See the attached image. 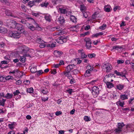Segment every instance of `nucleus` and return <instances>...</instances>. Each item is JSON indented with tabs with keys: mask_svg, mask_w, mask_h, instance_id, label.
I'll return each instance as SVG.
<instances>
[{
	"mask_svg": "<svg viewBox=\"0 0 134 134\" xmlns=\"http://www.w3.org/2000/svg\"><path fill=\"white\" fill-rule=\"evenodd\" d=\"M59 23L60 24H63L64 23L65 20L63 16H60L58 19Z\"/></svg>",
	"mask_w": 134,
	"mask_h": 134,
	"instance_id": "9b49d317",
	"label": "nucleus"
},
{
	"mask_svg": "<svg viewBox=\"0 0 134 134\" xmlns=\"http://www.w3.org/2000/svg\"><path fill=\"white\" fill-rule=\"evenodd\" d=\"M55 30H60V27L59 26H58L55 27H53L52 28V30L54 31Z\"/></svg>",
	"mask_w": 134,
	"mask_h": 134,
	"instance_id": "6e6d98bb",
	"label": "nucleus"
},
{
	"mask_svg": "<svg viewBox=\"0 0 134 134\" xmlns=\"http://www.w3.org/2000/svg\"><path fill=\"white\" fill-rule=\"evenodd\" d=\"M117 125V127L121 130H122V127L125 126L123 122L118 123Z\"/></svg>",
	"mask_w": 134,
	"mask_h": 134,
	"instance_id": "dca6fc26",
	"label": "nucleus"
},
{
	"mask_svg": "<svg viewBox=\"0 0 134 134\" xmlns=\"http://www.w3.org/2000/svg\"><path fill=\"white\" fill-rule=\"evenodd\" d=\"M48 4L49 3L47 2L46 1L45 2H42V3L41 4L40 6L42 7H46Z\"/></svg>",
	"mask_w": 134,
	"mask_h": 134,
	"instance_id": "b1692460",
	"label": "nucleus"
},
{
	"mask_svg": "<svg viewBox=\"0 0 134 134\" xmlns=\"http://www.w3.org/2000/svg\"><path fill=\"white\" fill-rule=\"evenodd\" d=\"M79 72V71L77 69L74 70L72 72L73 74L76 75Z\"/></svg>",
	"mask_w": 134,
	"mask_h": 134,
	"instance_id": "864d4df0",
	"label": "nucleus"
},
{
	"mask_svg": "<svg viewBox=\"0 0 134 134\" xmlns=\"http://www.w3.org/2000/svg\"><path fill=\"white\" fill-rule=\"evenodd\" d=\"M5 13L6 15L8 16H10L14 18H19V17H18L17 16H15L13 15L11 11L8 9H7L5 10Z\"/></svg>",
	"mask_w": 134,
	"mask_h": 134,
	"instance_id": "6e6552de",
	"label": "nucleus"
},
{
	"mask_svg": "<svg viewBox=\"0 0 134 134\" xmlns=\"http://www.w3.org/2000/svg\"><path fill=\"white\" fill-rule=\"evenodd\" d=\"M26 25L29 29L32 31H34L36 30V28L32 24L29 23H26Z\"/></svg>",
	"mask_w": 134,
	"mask_h": 134,
	"instance_id": "9d476101",
	"label": "nucleus"
},
{
	"mask_svg": "<svg viewBox=\"0 0 134 134\" xmlns=\"http://www.w3.org/2000/svg\"><path fill=\"white\" fill-rule=\"evenodd\" d=\"M55 44L54 43H52L51 44H47V47L53 48L55 46Z\"/></svg>",
	"mask_w": 134,
	"mask_h": 134,
	"instance_id": "58836bf2",
	"label": "nucleus"
},
{
	"mask_svg": "<svg viewBox=\"0 0 134 134\" xmlns=\"http://www.w3.org/2000/svg\"><path fill=\"white\" fill-rule=\"evenodd\" d=\"M51 73L55 74L57 73L56 70L55 69L52 70L51 71Z\"/></svg>",
	"mask_w": 134,
	"mask_h": 134,
	"instance_id": "e2e57ef3",
	"label": "nucleus"
},
{
	"mask_svg": "<svg viewBox=\"0 0 134 134\" xmlns=\"http://www.w3.org/2000/svg\"><path fill=\"white\" fill-rule=\"evenodd\" d=\"M122 131V130H121V129H120L118 128L114 130L115 133L116 134L120 133Z\"/></svg>",
	"mask_w": 134,
	"mask_h": 134,
	"instance_id": "f704fd0d",
	"label": "nucleus"
},
{
	"mask_svg": "<svg viewBox=\"0 0 134 134\" xmlns=\"http://www.w3.org/2000/svg\"><path fill=\"white\" fill-rule=\"evenodd\" d=\"M116 104L118 105H119L121 107H123L125 104L124 102H121L120 100H119L116 102Z\"/></svg>",
	"mask_w": 134,
	"mask_h": 134,
	"instance_id": "ddd939ff",
	"label": "nucleus"
},
{
	"mask_svg": "<svg viewBox=\"0 0 134 134\" xmlns=\"http://www.w3.org/2000/svg\"><path fill=\"white\" fill-rule=\"evenodd\" d=\"M83 14V16L85 18H86L88 16V15L89 14V13L88 12H85L83 11L82 12Z\"/></svg>",
	"mask_w": 134,
	"mask_h": 134,
	"instance_id": "72a5a7b5",
	"label": "nucleus"
},
{
	"mask_svg": "<svg viewBox=\"0 0 134 134\" xmlns=\"http://www.w3.org/2000/svg\"><path fill=\"white\" fill-rule=\"evenodd\" d=\"M13 77L10 76H8L5 77V79L7 80H9L10 79H12Z\"/></svg>",
	"mask_w": 134,
	"mask_h": 134,
	"instance_id": "5fc2aeb1",
	"label": "nucleus"
},
{
	"mask_svg": "<svg viewBox=\"0 0 134 134\" xmlns=\"http://www.w3.org/2000/svg\"><path fill=\"white\" fill-rule=\"evenodd\" d=\"M92 90L93 97L94 98L97 97L99 92V88L97 86H94L92 88Z\"/></svg>",
	"mask_w": 134,
	"mask_h": 134,
	"instance_id": "7ed1b4c3",
	"label": "nucleus"
},
{
	"mask_svg": "<svg viewBox=\"0 0 134 134\" xmlns=\"http://www.w3.org/2000/svg\"><path fill=\"white\" fill-rule=\"evenodd\" d=\"M103 34V32H101L99 33H97L96 34H94L92 35V37H97L98 36L102 35Z\"/></svg>",
	"mask_w": 134,
	"mask_h": 134,
	"instance_id": "412c9836",
	"label": "nucleus"
},
{
	"mask_svg": "<svg viewBox=\"0 0 134 134\" xmlns=\"http://www.w3.org/2000/svg\"><path fill=\"white\" fill-rule=\"evenodd\" d=\"M84 120L86 121H89L91 120V119L89 117L87 116H85L84 118Z\"/></svg>",
	"mask_w": 134,
	"mask_h": 134,
	"instance_id": "c03bdc74",
	"label": "nucleus"
},
{
	"mask_svg": "<svg viewBox=\"0 0 134 134\" xmlns=\"http://www.w3.org/2000/svg\"><path fill=\"white\" fill-rule=\"evenodd\" d=\"M20 58L19 60L22 63H24L25 62L26 58L24 56H20Z\"/></svg>",
	"mask_w": 134,
	"mask_h": 134,
	"instance_id": "2f4dec72",
	"label": "nucleus"
},
{
	"mask_svg": "<svg viewBox=\"0 0 134 134\" xmlns=\"http://www.w3.org/2000/svg\"><path fill=\"white\" fill-rule=\"evenodd\" d=\"M96 54L94 53H92L90 54H89L88 55V57L90 58H92L95 57Z\"/></svg>",
	"mask_w": 134,
	"mask_h": 134,
	"instance_id": "8fccbe9b",
	"label": "nucleus"
},
{
	"mask_svg": "<svg viewBox=\"0 0 134 134\" xmlns=\"http://www.w3.org/2000/svg\"><path fill=\"white\" fill-rule=\"evenodd\" d=\"M134 100V97L133 98H130V99L128 101V103L129 104H132V102L133 100Z\"/></svg>",
	"mask_w": 134,
	"mask_h": 134,
	"instance_id": "13d9d810",
	"label": "nucleus"
},
{
	"mask_svg": "<svg viewBox=\"0 0 134 134\" xmlns=\"http://www.w3.org/2000/svg\"><path fill=\"white\" fill-rule=\"evenodd\" d=\"M124 62V60L122 59L118 60H117V63L118 64H121L123 63Z\"/></svg>",
	"mask_w": 134,
	"mask_h": 134,
	"instance_id": "09e8293b",
	"label": "nucleus"
},
{
	"mask_svg": "<svg viewBox=\"0 0 134 134\" xmlns=\"http://www.w3.org/2000/svg\"><path fill=\"white\" fill-rule=\"evenodd\" d=\"M56 41L57 42L59 43L63 44V43L66 42V38L63 36H62L57 38Z\"/></svg>",
	"mask_w": 134,
	"mask_h": 134,
	"instance_id": "423d86ee",
	"label": "nucleus"
},
{
	"mask_svg": "<svg viewBox=\"0 0 134 134\" xmlns=\"http://www.w3.org/2000/svg\"><path fill=\"white\" fill-rule=\"evenodd\" d=\"M66 92H68L70 95H71L72 92H74L73 90L72 89H69L66 90Z\"/></svg>",
	"mask_w": 134,
	"mask_h": 134,
	"instance_id": "37998d69",
	"label": "nucleus"
},
{
	"mask_svg": "<svg viewBox=\"0 0 134 134\" xmlns=\"http://www.w3.org/2000/svg\"><path fill=\"white\" fill-rule=\"evenodd\" d=\"M21 22L22 24H26V23H26V20L25 19H23L21 20L20 21Z\"/></svg>",
	"mask_w": 134,
	"mask_h": 134,
	"instance_id": "774afa93",
	"label": "nucleus"
},
{
	"mask_svg": "<svg viewBox=\"0 0 134 134\" xmlns=\"http://www.w3.org/2000/svg\"><path fill=\"white\" fill-rule=\"evenodd\" d=\"M42 92L43 94H46L48 92V91L45 88L42 90Z\"/></svg>",
	"mask_w": 134,
	"mask_h": 134,
	"instance_id": "680f3d73",
	"label": "nucleus"
},
{
	"mask_svg": "<svg viewBox=\"0 0 134 134\" xmlns=\"http://www.w3.org/2000/svg\"><path fill=\"white\" fill-rule=\"evenodd\" d=\"M20 93V92L18 90H16L15 91L13 92V93L14 96H16L18 95L19 93Z\"/></svg>",
	"mask_w": 134,
	"mask_h": 134,
	"instance_id": "052dcab7",
	"label": "nucleus"
},
{
	"mask_svg": "<svg viewBox=\"0 0 134 134\" xmlns=\"http://www.w3.org/2000/svg\"><path fill=\"white\" fill-rule=\"evenodd\" d=\"M59 10L61 13L62 14L66 13L67 12V11L65 9H63L61 8H59Z\"/></svg>",
	"mask_w": 134,
	"mask_h": 134,
	"instance_id": "6ab92c4d",
	"label": "nucleus"
},
{
	"mask_svg": "<svg viewBox=\"0 0 134 134\" xmlns=\"http://www.w3.org/2000/svg\"><path fill=\"white\" fill-rule=\"evenodd\" d=\"M70 20L71 21L74 23H76L77 22L76 18L73 15L70 16Z\"/></svg>",
	"mask_w": 134,
	"mask_h": 134,
	"instance_id": "5701e85b",
	"label": "nucleus"
},
{
	"mask_svg": "<svg viewBox=\"0 0 134 134\" xmlns=\"http://www.w3.org/2000/svg\"><path fill=\"white\" fill-rule=\"evenodd\" d=\"M110 6L109 5H105L104 8V10L107 12H109L110 11Z\"/></svg>",
	"mask_w": 134,
	"mask_h": 134,
	"instance_id": "4be33fe9",
	"label": "nucleus"
},
{
	"mask_svg": "<svg viewBox=\"0 0 134 134\" xmlns=\"http://www.w3.org/2000/svg\"><path fill=\"white\" fill-rule=\"evenodd\" d=\"M98 14V13L97 12H95L92 15V18L93 19H95L97 16V15Z\"/></svg>",
	"mask_w": 134,
	"mask_h": 134,
	"instance_id": "e433bc0d",
	"label": "nucleus"
},
{
	"mask_svg": "<svg viewBox=\"0 0 134 134\" xmlns=\"http://www.w3.org/2000/svg\"><path fill=\"white\" fill-rule=\"evenodd\" d=\"M120 99L122 100H124L128 99V95L126 94H121L120 96Z\"/></svg>",
	"mask_w": 134,
	"mask_h": 134,
	"instance_id": "f8f14e48",
	"label": "nucleus"
},
{
	"mask_svg": "<svg viewBox=\"0 0 134 134\" xmlns=\"http://www.w3.org/2000/svg\"><path fill=\"white\" fill-rule=\"evenodd\" d=\"M24 83L26 85H28L30 83V81L29 80H26L24 81Z\"/></svg>",
	"mask_w": 134,
	"mask_h": 134,
	"instance_id": "69168bd1",
	"label": "nucleus"
},
{
	"mask_svg": "<svg viewBox=\"0 0 134 134\" xmlns=\"http://www.w3.org/2000/svg\"><path fill=\"white\" fill-rule=\"evenodd\" d=\"M80 56L81 58L82 59H83L86 58L87 55L85 54V53L83 52L81 53V54H80Z\"/></svg>",
	"mask_w": 134,
	"mask_h": 134,
	"instance_id": "49530a36",
	"label": "nucleus"
},
{
	"mask_svg": "<svg viewBox=\"0 0 134 134\" xmlns=\"http://www.w3.org/2000/svg\"><path fill=\"white\" fill-rule=\"evenodd\" d=\"M90 72H90V71H89L87 70L85 72V73L84 76L85 77H86L89 76Z\"/></svg>",
	"mask_w": 134,
	"mask_h": 134,
	"instance_id": "a18cd8bd",
	"label": "nucleus"
},
{
	"mask_svg": "<svg viewBox=\"0 0 134 134\" xmlns=\"http://www.w3.org/2000/svg\"><path fill=\"white\" fill-rule=\"evenodd\" d=\"M69 72H68V71H66V72H64V74L67 77L68 79H70L72 78V77L71 75L69 74Z\"/></svg>",
	"mask_w": 134,
	"mask_h": 134,
	"instance_id": "f3484780",
	"label": "nucleus"
},
{
	"mask_svg": "<svg viewBox=\"0 0 134 134\" xmlns=\"http://www.w3.org/2000/svg\"><path fill=\"white\" fill-rule=\"evenodd\" d=\"M124 85L121 84H119L116 86V88L119 90H121L124 88Z\"/></svg>",
	"mask_w": 134,
	"mask_h": 134,
	"instance_id": "aec40b11",
	"label": "nucleus"
},
{
	"mask_svg": "<svg viewBox=\"0 0 134 134\" xmlns=\"http://www.w3.org/2000/svg\"><path fill=\"white\" fill-rule=\"evenodd\" d=\"M120 48H121L119 46H113L111 50V51L114 49L118 50L119 49H120Z\"/></svg>",
	"mask_w": 134,
	"mask_h": 134,
	"instance_id": "79ce46f5",
	"label": "nucleus"
},
{
	"mask_svg": "<svg viewBox=\"0 0 134 134\" xmlns=\"http://www.w3.org/2000/svg\"><path fill=\"white\" fill-rule=\"evenodd\" d=\"M85 9V7L83 4L80 5V10L82 12L85 11L84 10Z\"/></svg>",
	"mask_w": 134,
	"mask_h": 134,
	"instance_id": "4c0bfd02",
	"label": "nucleus"
},
{
	"mask_svg": "<svg viewBox=\"0 0 134 134\" xmlns=\"http://www.w3.org/2000/svg\"><path fill=\"white\" fill-rule=\"evenodd\" d=\"M19 72V71L18 69H16L13 71H10L9 72V74L13 73L14 74L16 73H17Z\"/></svg>",
	"mask_w": 134,
	"mask_h": 134,
	"instance_id": "bf43d9fd",
	"label": "nucleus"
},
{
	"mask_svg": "<svg viewBox=\"0 0 134 134\" xmlns=\"http://www.w3.org/2000/svg\"><path fill=\"white\" fill-rule=\"evenodd\" d=\"M85 41L86 43V46L88 49H90L91 48L92 46L91 44L92 43L90 39L89 38H86Z\"/></svg>",
	"mask_w": 134,
	"mask_h": 134,
	"instance_id": "0eeeda50",
	"label": "nucleus"
},
{
	"mask_svg": "<svg viewBox=\"0 0 134 134\" xmlns=\"http://www.w3.org/2000/svg\"><path fill=\"white\" fill-rule=\"evenodd\" d=\"M1 28V30L0 32L5 33H6L7 32V30L5 28L2 27Z\"/></svg>",
	"mask_w": 134,
	"mask_h": 134,
	"instance_id": "c9c22d12",
	"label": "nucleus"
},
{
	"mask_svg": "<svg viewBox=\"0 0 134 134\" xmlns=\"http://www.w3.org/2000/svg\"><path fill=\"white\" fill-rule=\"evenodd\" d=\"M35 4L36 3L34 0L30 1L28 3V5L30 8L32 7L33 6L35 5Z\"/></svg>",
	"mask_w": 134,
	"mask_h": 134,
	"instance_id": "a211bd4d",
	"label": "nucleus"
},
{
	"mask_svg": "<svg viewBox=\"0 0 134 134\" xmlns=\"http://www.w3.org/2000/svg\"><path fill=\"white\" fill-rule=\"evenodd\" d=\"M11 23L13 25H14L13 27H12V28H15L20 31H23V25H22L16 23L15 21H12Z\"/></svg>",
	"mask_w": 134,
	"mask_h": 134,
	"instance_id": "f03ea898",
	"label": "nucleus"
},
{
	"mask_svg": "<svg viewBox=\"0 0 134 134\" xmlns=\"http://www.w3.org/2000/svg\"><path fill=\"white\" fill-rule=\"evenodd\" d=\"M43 41L41 38H38L37 39L36 42L37 43L40 44L42 42V41Z\"/></svg>",
	"mask_w": 134,
	"mask_h": 134,
	"instance_id": "603ef678",
	"label": "nucleus"
},
{
	"mask_svg": "<svg viewBox=\"0 0 134 134\" xmlns=\"http://www.w3.org/2000/svg\"><path fill=\"white\" fill-rule=\"evenodd\" d=\"M100 42V41L98 40H97L96 41H94L93 42V44L95 45H97L98 43Z\"/></svg>",
	"mask_w": 134,
	"mask_h": 134,
	"instance_id": "0e129e2a",
	"label": "nucleus"
},
{
	"mask_svg": "<svg viewBox=\"0 0 134 134\" xmlns=\"http://www.w3.org/2000/svg\"><path fill=\"white\" fill-rule=\"evenodd\" d=\"M33 89L32 88V87L29 88H27L26 90L27 92L30 93H32L33 91Z\"/></svg>",
	"mask_w": 134,
	"mask_h": 134,
	"instance_id": "a19ab883",
	"label": "nucleus"
},
{
	"mask_svg": "<svg viewBox=\"0 0 134 134\" xmlns=\"http://www.w3.org/2000/svg\"><path fill=\"white\" fill-rule=\"evenodd\" d=\"M15 123H13L10 124H9L8 126L10 129H13L15 127Z\"/></svg>",
	"mask_w": 134,
	"mask_h": 134,
	"instance_id": "cd10ccee",
	"label": "nucleus"
},
{
	"mask_svg": "<svg viewBox=\"0 0 134 134\" xmlns=\"http://www.w3.org/2000/svg\"><path fill=\"white\" fill-rule=\"evenodd\" d=\"M30 71L32 73H35L37 71L36 67H32L30 69Z\"/></svg>",
	"mask_w": 134,
	"mask_h": 134,
	"instance_id": "c85d7f7f",
	"label": "nucleus"
},
{
	"mask_svg": "<svg viewBox=\"0 0 134 134\" xmlns=\"http://www.w3.org/2000/svg\"><path fill=\"white\" fill-rule=\"evenodd\" d=\"M87 70L91 72L92 70H93V68L92 67H91L90 65H88L87 66Z\"/></svg>",
	"mask_w": 134,
	"mask_h": 134,
	"instance_id": "ea45409f",
	"label": "nucleus"
},
{
	"mask_svg": "<svg viewBox=\"0 0 134 134\" xmlns=\"http://www.w3.org/2000/svg\"><path fill=\"white\" fill-rule=\"evenodd\" d=\"M103 67V69H106V72H110L112 68L111 64L109 63H104Z\"/></svg>",
	"mask_w": 134,
	"mask_h": 134,
	"instance_id": "20e7f679",
	"label": "nucleus"
},
{
	"mask_svg": "<svg viewBox=\"0 0 134 134\" xmlns=\"http://www.w3.org/2000/svg\"><path fill=\"white\" fill-rule=\"evenodd\" d=\"M75 65L74 64L70 65H68L66 68V71L69 72L71 70L73 69Z\"/></svg>",
	"mask_w": 134,
	"mask_h": 134,
	"instance_id": "1a4fd4ad",
	"label": "nucleus"
},
{
	"mask_svg": "<svg viewBox=\"0 0 134 134\" xmlns=\"http://www.w3.org/2000/svg\"><path fill=\"white\" fill-rule=\"evenodd\" d=\"M7 111L6 109L4 108L0 109V114H5Z\"/></svg>",
	"mask_w": 134,
	"mask_h": 134,
	"instance_id": "bb28decb",
	"label": "nucleus"
},
{
	"mask_svg": "<svg viewBox=\"0 0 134 134\" xmlns=\"http://www.w3.org/2000/svg\"><path fill=\"white\" fill-rule=\"evenodd\" d=\"M47 43L44 41H42V42L40 44L39 47L41 48H43L44 47L46 46H47Z\"/></svg>",
	"mask_w": 134,
	"mask_h": 134,
	"instance_id": "2eb2a0df",
	"label": "nucleus"
},
{
	"mask_svg": "<svg viewBox=\"0 0 134 134\" xmlns=\"http://www.w3.org/2000/svg\"><path fill=\"white\" fill-rule=\"evenodd\" d=\"M51 18V16L49 14H47L44 16L45 19L47 21L50 22Z\"/></svg>",
	"mask_w": 134,
	"mask_h": 134,
	"instance_id": "4468645a",
	"label": "nucleus"
},
{
	"mask_svg": "<svg viewBox=\"0 0 134 134\" xmlns=\"http://www.w3.org/2000/svg\"><path fill=\"white\" fill-rule=\"evenodd\" d=\"M23 48L22 49V51H21L20 52L22 53V54H23V53H24L23 56L25 57H30V56L29 54L26 53L29 51L28 48L25 46H23Z\"/></svg>",
	"mask_w": 134,
	"mask_h": 134,
	"instance_id": "39448f33",
	"label": "nucleus"
},
{
	"mask_svg": "<svg viewBox=\"0 0 134 134\" xmlns=\"http://www.w3.org/2000/svg\"><path fill=\"white\" fill-rule=\"evenodd\" d=\"M79 27V26L78 25H75L74 26L70 27L71 30L73 31H75L76 30V29Z\"/></svg>",
	"mask_w": 134,
	"mask_h": 134,
	"instance_id": "7c9ffc66",
	"label": "nucleus"
},
{
	"mask_svg": "<svg viewBox=\"0 0 134 134\" xmlns=\"http://www.w3.org/2000/svg\"><path fill=\"white\" fill-rule=\"evenodd\" d=\"M18 14V16L19 17L18 18H21L20 17V15H23V14H24V13L22 12H18L17 13Z\"/></svg>",
	"mask_w": 134,
	"mask_h": 134,
	"instance_id": "4d7b16f0",
	"label": "nucleus"
},
{
	"mask_svg": "<svg viewBox=\"0 0 134 134\" xmlns=\"http://www.w3.org/2000/svg\"><path fill=\"white\" fill-rule=\"evenodd\" d=\"M13 96V94L8 93L5 96H4V97L7 99H9L12 98Z\"/></svg>",
	"mask_w": 134,
	"mask_h": 134,
	"instance_id": "393cba45",
	"label": "nucleus"
},
{
	"mask_svg": "<svg viewBox=\"0 0 134 134\" xmlns=\"http://www.w3.org/2000/svg\"><path fill=\"white\" fill-rule=\"evenodd\" d=\"M59 66V64H54L53 65V67L54 68H58Z\"/></svg>",
	"mask_w": 134,
	"mask_h": 134,
	"instance_id": "338daca9",
	"label": "nucleus"
},
{
	"mask_svg": "<svg viewBox=\"0 0 134 134\" xmlns=\"http://www.w3.org/2000/svg\"><path fill=\"white\" fill-rule=\"evenodd\" d=\"M54 52L55 53H57L58 54L59 56L62 55L63 53L62 51H55Z\"/></svg>",
	"mask_w": 134,
	"mask_h": 134,
	"instance_id": "3c124183",
	"label": "nucleus"
},
{
	"mask_svg": "<svg viewBox=\"0 0 134 134\" xmlns=\"http://www.w3.org/2000/svg\"><path fill=\"white\" fill-rule=\"evenodd\" d=\"M20 33L16 31H13L9 32V36L15 39H18L20 36Z\"/></svg>",
	"mask_w": 134,
	"mask_h": 134,
	"instance_id": "f257e3e1",
	"label": "nucleus"
},
{
	"mask_svg": "<svg viewBox=\"0 0 134 134\" xmlns=\"http://www.w3.org/2000/svg\"><path fill=\"white\" fill-rule=\"evenodd\" d=\"M64 34V32L63 31H62V30H58L56 32V35H60L62 34Z\"/></svg>",
	"mask_w": 134,
	"mask_h": 134,
	"instance_id": "473e14b6",
	"label": "nucleus"
},
{
	"mask_svg": "<svg viewBox=\"0 0 134 134\" xmlns=\"http://www.w3.org/2000/svg\"><path fill=\"white\" fill-rule=\"evenodd\" d=\"M6 100L3 99L2 100H0V105L4 107L5 105V102Z\"/></svg>",
	"mask_w": 134,
	"mask_h": 134,
	"instance_id": "a878e982",
	"label": "nucleus"
},
{
	"mask_svg": "<svg viewBox=\"0 0 134 134\" xmlns=\"http://www.w3.org/2000/svg\"><path fill=\"white\" fill-rule=\"evenodd\" d=\"M107 86L108 88H111L114 87L113 84L110 83V82H108L106 83Z\"/></svg>",
	"mask_w": 134,
	"mask_h": 134,
	"instance_id": "c756f323",
	"label": "nucleus"
},
{
	"mask_svg": "<svg viewBox=\"0 0 134 134\" xmlns=\"http://www.w3.org/2000/svg\"><path fill=\"white\" fill-rule=\"evenodd\" d=\"M106 26V24H103L102 26H100L99 28L102 30H104L105 29Z\"/></svg>",
	"mask_w": 134,
	"mask_h": 134,
	"instance_id": "de8ad7c7",
	"label": "nucleus"
}]
</instances>
